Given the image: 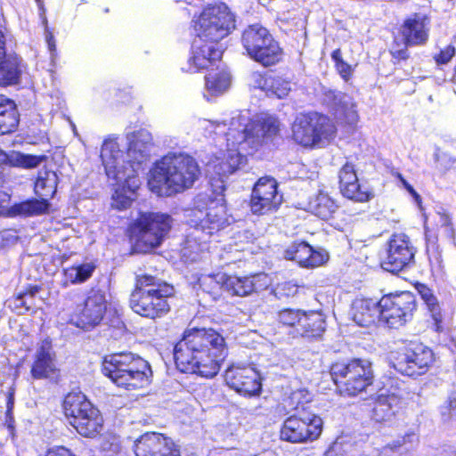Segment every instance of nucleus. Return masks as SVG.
Returning <instances> with one entry per match:
<instances>
[{
	"mask_svg": "<svg viewBox=\"0 0 456 456\" xmlns=\"http://www.w3.org/2000/svg\"><path fill=\"white\" fill-rule=\"evenodd\" d=\"M227 354L224 337L214 328H187L175 344L173 355L180 372L211 379L221 370Z\"/></svg>",
	"mask_w": 456,
	"mask_h": 456,
	"instance_id": "obj_1",
	"label": "nucleus"
},
{
	"mask_svg": "<svg viewBox=\"0 0 456 456\" xmlns=\"http://www.w3.org/2000/svg\"><path fill=\"white\" fill-rule=\"evenodd\" d=\"M174 296L175 289L172 284L155 275L141 273L134 277L128 303L134 314L156 321L169 314V299Z\"/></svg>",
	"mask_w": 456,
	"mask_h": 456,
	"instance_id": "obj_2",
	"label": "nucleus"
},
{
	"mask_svg": "<svg viewBox=\"0 0 456 456\" xmlns=\"http://www.w3.org/2000/svg\"><path fill=\"white\" fill-rule=\"evenodd\" d=\"M200 175L196 159L188 154L165 156L158 161L151 172L149 184L152 191L167 195L176 194L192 187Z\"/></svg>",
	"mask_w": 456,
	"mask_h": 456,
	"instance_id": "obj_3",
	"label": "nucleus"
},
{
	"mask_svg": "<svg viewBox=\"0 0 456 456\" xmlns=\"http://www.w3.org/2000/svg\"><path fill=\"white\" fill-rule=\"evenodd\" d=\"M102 372L117 387L127 391L147 387L153 376L149 362L131 352L106 355L102 362Z\"/></svg>",
	"mask_w": 456,
	"mask_h": 456,
	"instance_id": "obj_4",
	"label": "nucleus"
},
{
	"mask_svg": "<svg viewBox=\"0 0 456 456\" xmlns=\"http://www.w3.org/2000/svg\"><path fill=\"white\" fill-rule=\"evenodd\" d=\"M290 130L294 143L308 150L324 148L338 136L336 121L329 115L314 110L297 114Z\"/></svg>",
	"mask_w": 456,
	"mask_h": 456,
	"instance_id": "obj_5",
	"label": "nucleus"
},
{
	"mask_svg": "<svg viewBox=\"0 0 456 456\" xmlns=\"http://www.w3.org/2000/svg\"><path fill=\"white\" fill-rule=\"evenodd\" d=\"M62 413L69 426L85 438H95L104 428L101 411L81 391H69L61 402Z\"/></svg>",
	"mask_w": 456,
	"mask_h": 456,
	"instance_id": "obj_6",
	"label": "nucleus"
},
{
	"mask_svg": "<svg viewBox=\"0 0 456 456\" xmlns=\"http://www.w3.org/2000/svg\"><path fill=\"white\" fill-rule=\"evenodd\" d=\"M203 211H194L198 217L193 221L194 231L186 237L184 241V256L196 260L200 253L206 248L209 238L224 229L228 224L226 208L223 203L211 200L207 207L204 216Z\"/></svg>",
	"mask_w": 456,
	"mask_h": 456,
	"instance_id": "obj_7",
	"label": "nucleus"
},
{
	"mask_svg": "<svg viewBox=\"0 0 456 456\" xmlns=\"http://www.w3.org/2000/svg\"><path fill=\"white\" fill-rule=\"evenodd\" d=\"M173 219L159 212H140L127 227V235L140 250L147 252L158 248L169 232Z\"/></svg>",
	"mask_w": 456,
	"mask_h": 456,
	"instance_id": "obj_8",
	"label": "nucleus"
},
{
	"mask_svg": "<svg viewBox=\"0 0 456 456\" xmlns=\"http://www.w3.org/2000/svg\"><path fill=\"white\" fill-rule=\"evenodd\" d=\"M323 431V420L310 405L297 403L280 429V438L291 444L313 443Z\"/></svg>",
	"mask_w": 456,
	"mask_h": 456,
	"instance_id": "obj_9",
	"label": "nucleus"
},
{
	"mask_svg": "<svg viewBox=\"0 0 456 456\" xmlns=\"http://www.w3.org/2000/svg\"><path fill=\"white\" fill-rule=\"evenodd\" d=\"M193 28L195 38L222 45L221 41L234 29L235 18L225 4L208 5L195 20Z\"/></svg>",
	"mask_w": 456,
	"mask_h": 456,
	"instance_id": "obj_10",
	"label": "nucleus"
},
{
	"mask_svg": "<svg viewBox=\"0 0 456 456\" xmlns=\"http://www.w3.org/2000/svg\"><path fill=\"white\" fill-rule=\"evenodd\" d=\"M434 350L420 341H410L395 352L393 368L401 375L418 379L435 365Z\"/></svg>",
	"mask_w": 456,
	"mask_h": 456,
	"instance_id": "obj_11",
	"label": "nucleus"
},
{
	"mask_svg": "<svg viewBox=\"0 0 456 456\" xmlns=\"http://www.w3.org/2000/svg\"><path fill=\"white\" fill-rule=\"evenodd\" d=\"M380 322L389 328L398 329L412 321L418 311L416 296L410 291L389 293L379 299Z\"/></svg>",
	"mask_w": 456,
	"mask_h": 456,
	"instance_id": "obj_12",
	"label": "nucleus"
},
{
	"mask_svg": "<svg viewBox=\"0 0 456 456\" xmlns=\"http://www.w3.org/2000/svg\"><path fill=\"white\" fill-rule=\"evenodd\" d=\"M107 305L105 293L99 289H91L72 313L70 322L84 330H91L102 322Z\"/></svg>",
	"mask_w": 456,
	"mask_h": 456,
	"instance_id": "obj_13",
	"label": "nucleus"
},
{
	"mask_svg": "<svg viewBox=\"0 0 456 456\" xmlns=\"http://www.w3.org/2000/svg\"><path fill=\"white\" fill-rule=\"evenodd\" d=\"M278 182L273 176L265 175L257 179L249 196V208L256 216L275 213L281 208L283 197L278 191Z\"/></svg>",
	"mask_w": 456,
	"mask_h": 456,
	"instance_id": "obj_14",
	"label": "nucleus"
},
{
	"mask_svg": "<svg viewBox=\"0 0 456 456\" xmlns=\"http://www.w3.org/2000/svg\"><path fill=\"white\" fill-rule=\"evenodd\" d=\"M416 248L410 237L403 232L393 233L387 240L382 266L387 272L398 273L415 263Z\"/></svg>",
	"mask_w": 456,
	"mask_h": 456,
	"instance_id": "obj_15",
	"label": "nucleus"
},
{
	"mask_svg": "<svg viewBox=\"0 0 456 456\" xmlns=\"http://www.w3.org/2000/svg\"><path fill=\"white\" fill-rule=\"evenodd\" d=\"M384 392H380L374 399L372 419L377 422L392 419L399 411L406 407V400L400 383L394 378H388L384 385Z\"/></svg>",
	"mask_w": 456,
	"mask_h": 456,
	"instance_id": "obj_16",
	"label": "nucleus"
},
{
	"mask_svg": "<svg viewBox=\"0 0 456 456\" xmlns=\"http://www.w3.org/2000/svg\"><path fill=\"white\" fill-rule=\"evenodd\" d=\"M226 385L245 397H253L262 393L260 372L249 364H232L224 374Z\"/></svg>",
	"mask_w": 456,
	"mask_h": 456,
	"instance_id": "obj_17",
	"label": "nucleus"
},
{
	"mask_svg": "<svg viewBox=\"0 0 456 456\" xmlns=\"http://www.w3.org/2000/svg\"><path fill=\"white\" fill-rule=\"evenodd\" d=\"M338 179L339 191L345 199L363 204L375 197L372 188L360 182L356 167L351 161H346L341 166L338 172Z\"/></svg>",
	"mask_w": 456,
	"mask_h": 456,
	"instance_id": "obj_18",
	"label": "nucleus"
},
{
	"mask_svg": "<svg viewBox=\"0 0 456 456\" xmlns=\"http://www.w3.org/2000/svg\"><path fill=\"white\" fill-rule=\"evenodd\" d=\"M135 456H180V450L168 436L158 432H146L134 444Z\"/></svg>",
	"mask_w": 456,
	"mask_h": 456,
	"instance_id": "obj_19",
	"label": "nucleus"
},
{
	"mask_svg": "<svg viewBox=\"0 0 456 456\" xmlns=\"http://www.w3.org/2000/svg\"><path fill=\"white\" fill-rule=\"evenodd\" d=\"M224 285L229 296L245 297L265 290L269 286V278L264 273L246 275L225 273Z\"/></svg>",
	"mask_w": 456,
	"mask_h": 456,
	"instance_id": "obj_20",
	"label": "nucleus"
},
{
	"mask_svg": "<svg viewBox=\"0 0 456 456\" xmlns=\"http://www.w3.org/2000/svg\"><path fill=\"white\" fill-rule=\"evenodd\" d=\"M223 54L224 48L222 45H214L194 38L188 64L194 72L208 71L221 63Z\"/></svg>",
	"mask_w": 456,
	"mask_h": 456,
	"instance_id": "obj_21",
	"label": "nucleus"
},
{
	"mask_svg": "<svg viewBox=\"0 0 456 456\" xmlns=\"http://www.w3.org/2000/svg\"><path fill=\"white\" fill-rule=\"evenodd\" d=\"M30 375L36 380L60 379L61 370L56 365V354L51 338H45L40 342L33 356Z\"/></svg>",
	"mask_w": 456,
	"mask_h": 456,
	"instance_id": "obj_22",
	"label": "nucleus"
},
{
	"mask_svg": "<svg viewBox=\"0 0 456 456\" xmlns=\"http://www.w3.org/2000/svg\"><path fill=\"white\" fill-rule=\"evenodd\" d=\"M431 18L425 12H413L407 16L399 28L403 45L422 46L429 38Z\"/></svg>",
	"mask_w": 456,
	"mask_h": 456,
	"instance_id": "obj_23",
	"label": "nucleus"
},
{
	"mask_svg": "<svg viewBox=\"0 0 456 456\" xmlns=\"http://www.w3.org/2000/svg\"><path fill=\"white\" fill-rule=\"evenodd\" d=\"M284 257L294 261L298 266L314 269L322 266L330 260L329 253L324 249H315L305 240H295L284 250Z\"/></svg>",
	"mask_w": 456,
	"mask_h": 456,
	"instance_id": "obj_24",
	"label": "nucleus"
},
{
	"mask_svg": "<svg viewBox=\"0 0 456 456\" xmlns=\"http://www.w3.org/2000/svg\"><path fill=\"white\" fill-rule=\"evenodd\" d=\"M100 157L104 167L105 174L117 183L126 181L129 175L124 166L123 153L119 150L116 139L107 138L103 141Z\"/></svg>",
	"mask_w": 456,
	"mask_h": 456,
	"instance_id": "obj_25",
	"label": "nucleus"
},
{
	"mask_svg": "<svg viewBox=\"0 0 456 456\" xmlns=\"http://www.w3.org/2000/svg\"><path fill=\"white\" fill-rule=\"evenodd\" d=\"M248 162L247 156L236 149H228L216 157L209 164L213 173L222 182L220 188L224 189V178L234 174Z\"/></svg>",
	"mask_w": 456,
	"mask_h": 456,
	"instance_id": "obj_26",
	"label": "nucleus"
},
{
	"mask_svg": "<svg viewBox=\"0 0 456 456\" xmlns=\"http://www.w3.org/2000/svg\"><path fill=\"white\" fill-rule=\"evenodd\" d=\"M297 338L318 339L322 337L327 327V316L322 309H302Z\"/></svg>",
	"mask_w": 456,
	"mask_h": 456,
	"instance_id": "obj_27",
	"label": "nucleus"
},
{
	"mask_svg": "<svg viewBox=\"0 0 456 456\" xmlns=\"http://www.w3.org/2000/svg\"><path fill=\"white\" fill-rule=\"evenodd\" d=\"M374 380L372 365L367 361L351 379H346V382L341 385L338 393L346 397H356L362 393H366L368 388L374 384Z\"/></svg>",
	"mask_w": 456,
	"mask_h": 456,
	"instance_id": "obj_28",
	"label": "nucleus"
},
{
	"mask_svg": "<svg viewBox=\"0 0 456 456\" xmlns=\"http://www.w3.org/2000/svg\"><path fill=\"white\" fill-rule=\"evenodd\" d=\"M366 362L367 360L365 359L356 357L338 359L332 362L329 366V373L337 390L341 387L342 384L346 382V379H351Z\"/></svg>",
	"mask_w": 456,
	"mask_h": 456,
	"instance_id": "obj_29",
	"label": "nucleus"
},
{
	"mask_svg": "<svg viewBox=\"0 0 456 456\" xmlns=\"http://www.w3.org/2000/svg\"><path fill=\"white\" fill-rule=\"evenodd\" d=\"M353 320L358 326L369 327L380 321L379 300L361 298L355 300L352 307Z\"/></svg>",
	"mask_w": 456,
	"mask_h": 456,
	"instance_id": "obj_30",
	"label": "nucleus"
},
{
	"mask_svg": "<svg viewBox=\"0 0 456 456\" xmlns=\"http://www.w3.org/2000/svg\"><path fill=\"white\" fill-rule=\"evenodd\" d=\"M284 50L280 43L270 36L249 58L265 68L275 66L282 61Z\"/></svg>",
	"mask_w": 456,
	"mask_h": 456,
	"instance_id": "obj_31",
	"label": "nucleus"
},
{
	"mask_svg": "<svg viewBox=\"0 0 456 456\" xmlns=\"http://www.w3.org/2000/svg\"><path fill=\"white\" fill-rule=\"evenodd\" d=\"M41 290L40 284H27L22 290L9 299V307L18 315L28 314L36 308L37 295Z\"/></svg>",
	"mask_w": 456,
	"mask_h": 456,
	"instance_id": "obj_32",
	"label": "nucleus"
},
{
	"mask_svg": "<svg viewBox=\"0 0 456 456\" xmlns=\"http://www.w3.org/2000/svg\"><path fill=\"white\" fill-rule=\"evenodd\" d=\"M256 87L279 99L286 97L290 92V81L269 72L257 73L255 77Z\"/></svg>",
	"mask_w": 456,
	"mask_h": 456,
	"instance_id": "obj_33",
	"label": "nucleus"
},
{
	"mask_svg": "<svg viewBox=\"0 0 456 456\" xmlns=\"http://www.w3.org/2000/svg\"><path fill=\"white\" fill-rule=\"evenodd\" d=\"M205 88L212 96H218L227 91L231 86L232 77L228 69L217 65L205 75Z\"/></svg>",
	"mask_w": 456,
	"mask_h": 456,
	"instance_id": "obj_34",
	"label": "nucleus"
},
{
	"mask_svg": "<svg viewBox=\"0 0 456 456\" xmlns=\"http://www.w3.org/2000/svg\"><path fill=\"white\" fill-rule=\"evenodd\" d=\"M20 114L13 101L0 94V135H8L18 130Z\"/></svg>",
	"mask_w": 456,
	"mask_h": 456,
	"instance_id": "obj_35",
	"label": "nucleus"
},
{
	"mask_svg": "<svg viewBox=\"0 0 456 456\" xmlns=\"http://www.w3.org/2000/svg\"><path fill=\"white\" fill-rule=\"evenodd\" d=\"M413 287L426 305L428 311L430 313V315L434 321V330L437 332L442 331L444 319L443 314L439 302L432 289L429 288L427 284L419 281H416L413 284Z\"/></svg>",
	"mask_w": 456,
	"mask_h": 456,
	"instance_id": "obj_36",
	"label": "nucleus"
},
{
	"mask_svg": "<svg viewBox=\"0 0 456 456\" xmlns=\"http://www.w3.org/2000/svg\"><path fill=\"white\" fill-rule=\"evenodd\" d=\"M272 36L270 31L260 24L248 26L241 34V44L248 57Z\"/></svg>",
	"mask_w": 456,
	"mask_h": 456,
	"instance_id": "obj_37",
	"label": "nucleus"
},
{
	"mask_svg": "<svg viewBox=\"0 0 456 456\" xmlns=\"http://www.w3.org/2000/svg\"><path fill=\"white\" fill-rule=\"evenodd\" d=\"M224 277L225 273L201 275L198 279L200 289L214 301L224 299V294L226 293Z\"/></svg>",
	"mask_w": 456,
	"mask_h": 456,
	"instance_id": "obj_38",
	"label": "nucleus"
},
{
	"mask_svg": "<svg viewBox=\"0 0 456 456\" xmlns=\"http://www.w3.org/2000/svg\"><path fill=\"white\" fill-rule=\"evenodd\" d=\"M301 313V308L283 307L276 312L274 324L277 328L285 330L288 335L297 338Z\"/></svg>",
	"mask_w": 456,
	"mask_h": 456,
	"instance_id": "obj_39",
	"label": "nucleus"
},
{
	"mask_svg": "<svg viewBox=\"0 0 456 456\" xmlns=\"http://www.w3.org/2000/svg\"><path fill=\"white\" fill-rule=\"evenodd\" d=\"M256 126L261 135L257 142L258 146L273 143L275 140L281 138V123L275 116L266 115L258 119Z\"/></svg>",
	"mask_w": 456,
	"mask_h": 456,
	"instance_id": "obj_40",
	"label": "nucleus"
},
{
	"mask_svg": "<svg viewBox=\"0 0 456 456\" xmlns=\"http://www.w3.org/2000/svg\"><path fill=\"white\" fill-rule=\"evenodd\" d=\"M58 175L54 171L45 170L38 174L34 184V192L38 198L53 199L57 191Z\"/></svg>",
	"mask_w": 456,
	"mask_h": 456,
	"instance_id": "obj_41",
	"label": "nucleus"
},
{
	"mask_svg": "<svg viewBox=\"0 0 456 456\" xmlns=\"http://www.w3.org/2000/svg\"><path fill=\"white\" fill-rule=\"evenodd\" d=\"M311 212L322 220L332 218L338 208L336 200L327 193H318L309 203Z\"/></svg>",
	"mask_w": 456,
	"mask_h": 456,
	"instance_id": "obj_42",
	"label": "nucleus"
},
{
	"mask_svg": "<svg viewBox=\"0 0 456 456\" xmlns=\"http://www.w3.org/2000/svg\"><path fill=\"white\" fill-rule=\"evenodd\" d=\"M20 61L15 57L0 60V86L17 85L20 79Z\"/></svg>",
	"mask_w": 456,
	"mask_h": 456,
	"instance_id": "obj_43",
	"label": "nucleus"
},
{
	"mask_svg": "<svg viewBox=\"0 0 456 456\" xmlns=\"http://www.w3.org/2000/svg\"><path fill=\"white\" fill-rule=\"evenodd\" d=\"M46 159V155H32L12 151L11 153H4L3 164L13 167L35 168Z\"/></svg>",
	"mask_w": 456,
	"mask_h": 456,
	"instance_id": "obj_44",
	"label": "nucleus"
},
{
	"mask_svg": "<svg viewBox=\"0 0 456 456\" xmlns=\"http://www.w3.org/2000/svg\"><path fill=\"white\" fill-rule=\"evenodd\" d=\"M50 203L45 198H30L14 206L15 211L23 216H35L47 214Z\"/></svg>",
	"mask_w": 456,
	"mask_h": 456,
	"instance_id": "obj_45",
	"label": "nucleus"
},
{
	"mask_svg": "<svg viewBox=\"0 0 456 456\" xmlns=\"http://www.w3.org/2000/svg\"><path fill=\"white\" fill-rule=\"evenodd\" d=\"M303 284H298L295 281H284L276 283L271 289V294L280 301H289L297 297L301 289H304Z\"/></svg>",
	"mask_w": 456,
	"mask_h": 456,
	"instance_id": "obj_46",
	"label": "nucleus"
},
{
	"mask_svg": "<svg viewBox=\"0 0 456 456\" xmlns=\"http://www.w3.org/2000/svg\"><path fill=\"white\" fill-rule=\"evenodd\" d=\"M95 269L93 263L80 264L64 269V275L70 283H82L87 281Z\"/></svg>",
	"mask_w": 456,
	"mask_h": 456,
	"instance_id": "obj_47",
	"label": "nucleus"
},
{
	"mask_svg": "<svg viewBox=\"0 0 456 456\" xmlns=\"http://www.w3.org/2000/svg\"><path fill=\"white\" fill-rule=\"evenodd\" d=\"M334 114L345 125L352 126L358 121L356 105L353 102L339 101L334 108Z\"/></svg>",
	"mask_w": 456,
	"mask_h": 456,
	"instance_id": "obj_48",
	"label": "nucleus"
},
{
	"mask_svg": "<svg viewBox=\"0 0 456 456\" xmlns=\"http://www.w3.org/2000/svg\"><path fill=\"white\" fill-rule=\"evenodd\" d=\"M330 56L336 71L345 82H348L353 77L354 69L343 59L341 49L333 50Z\"/></svg>",
	"mask_w": 456,
	"mask_h": 456,
	"instance_id": "obj_49",
	"label": "nucleus"
},
{
	"mask_svg": "<svg viewBox=\"0 0 456 456\" xmlns=\"http://www.w3.org/2000/svg\"><path fill=\"white\" fill-rule=\"evenodd\" d=\"M142 145L139 144L137 142H131L128 144L126 150L128 159L126 162L132 168H134L136 166L142 164L148 159L149 155L144 149H142Z\"/></svg>",
	"mask_w": 456,
	"mask_h": 456,
	"instance_id": "obj_50",
	"label": "nucleus"
},
{
	"mask_svg": "<svg viewBox=\"0 0 456 456\" xmlns=\"http://www.w3.org/2000/svg\"><path fill=\"white\" fill-rule=\"evenodd\" d=\"M126 191L127 190L125 185H118L114 190L111 197L113 208L124 210L131 206L133 200L126 194Z\"/></svg>",
	"mask_w": 456,
	"mask_h": 456,
	"instance_id": "obj_51",
	"label": "nucleus"
},
{
	"mask_svg": "<svg viewBox=\"0 0 456 456\" xmlns=\"http://www.w3.org/2000/svg\"><path fill=\"white\" fill-rule=\"evenodd\" d=\"M455 53V46L450 44L442 48L437 53L434 55V61L437 65L447 64L454 57Z\"/></svg>",
	"mask_w": 456,
	"mask_h": 456,
	"instance_id": "obj_52",
	"label": "nucleus"
},
{
	"mask_svg": "<svg viewBox=\"0 0 456 456\" xmlns=\"http://www.w3.org/2000/svg\"><path fill=\"white\" fill-rule=\"evenodd\" d=\"M427 254L431 266L441 268L443 265L442 251L436 244L427 247Z\"/></svg>",
	"mask_w": 456,
	"mask_h": 456,
	"instance_id": "obj_53",
	"label": "nucleus"
},
{
	"mask_svg": "<svg viewBox=\"0 0 456 456\" xmlns=\"http://www.w3.org/2000/svg\"><path fill=\"white\" fill-rule=\"evenodd\" d=\"M408 47L405 45L402 48H395L394 46L389 50V53L392 58V63L394 65H399L402 62H405L410 59V53Z\"/></svg>",
	"mask_w": 456,
	"mask_h": 456,
	"instance_id": "obj_54",
	"label": "nucleus"
},
{
	"mask_svg": "<svg viewBox=\"0 0 456 456\" xmlns=\"http://www.w3.org/2000/svg\"><path fill=\"white\" fill-rule=\"evenodd\" d=\"M44 456H77L71 449L64 445H53L45 451Z\"/></svg>",
	"mask_w": 456,
	"mask_h": 456,
	"instance_id": "obj_55",
	"label": "nucleus"
},
{
	"mask_svg": "<svg viewBox=\"0 0 456 456\" xmlns=\"http://www.w3.org/2000/svg\"><path fill=\"white\" fill-rule=\"evenodd\" d=\"M395 177L400 181L403 188L414 198L416 201H421L420 195L417 192L413 186L407 182V180L403 177V175L401 173H395Z\"/></svg>",
	"mask_w": 456,
	"mask_h": 456,
	"instance_id": "obj_56",
	"label": "nucleus"
},
{
	"mask_svg": "<svg viewBox=\"0 0 456 456\" xmlns=\"http://www.w3.org/2000/svg\"><path fill=\"white\" fill-rule=\"evenodd\" d=\"M411 434L408 433L404 436L399 437L396 440L391 441L386 444L385 449H387L391 452H395L402 448L411 438Z\"/></svg>",
	"mask_w": 456,
	"mask_h": 456,
	"instance_id": "obj_57",
	"label": "nucleus"
},
{
	"mask_svg": "<svg viewBox=\"0 0 456 456\" xmlns=\"http://www.w3.org/2000/svg\"><path fill=\"white\" fill-rule=\"evenodd\" d=\"M4 426L6 427L9 435L13 439L16 436L15 431V419L12 411H5Z\"/></svg>",
	"mask_w": 456,
	"mask_h": 456,
	"instance_id": "obj_58",
	"label": "nucleus"
},
{
	"mask_svg": "<svg viewBox=\"0 0 456 456\" xmlns=\"http://www.w3.org/2000/svg\"><path fill=\"white\" fill-rule=\"evenodd\" d=\"M14 407V390L11 389L6 395V410L5 411H12Z\"/></svg>",
	"mask_w": 456,
	"mask_h": 456,
	"instance_id": "obj_59",
	"label": "nucleus"
},
{
	"mask_svg": "<svg viewBox=\"0 0 456 456\" xmlns=\"http://www.w3.org/2000/svg\"><path fill=\"white\" fill-rule=\"evenodd\" d=\"M46 42L48 45V49L51 53L56 52V44L55 39L52 32H48L46 35Z\"/></svg>",
	"mask_w": 456,
	"mask_h": 456,
	"instance_id": "obj_60",
	"label": "nucleus"
},
{
	"mask_svg": "<svg viewBox=\"0 0 456 456\" xmlns=\"http://www.w3.org/2000/svg\"><path fill=\"white\" fill-rule=\"evenodd\" d=\"M5 37L4 32L0 29V60L5 57Z\"/></svg>",
	"mask_w": 456,
	"mask_h": 456,
	"instance_id": "obj_61",
	"label": "nucleus"
},
{
	"mask_svg": "<svg viewBox=\"0 0 456 456\" xmlns=\"http://www.w3.org/2000/svg\"><path fill=\"white\" fill-rule=\"evenodd\" d=\"M4 151L0 149V164H3V159L4 156Z\"/></svg>",
	"mask_w": 456,
	"mask_h": 456,
	"instance_id": "obj_62",
	"label": "nucleus"
},
{
	"mask_svg": "<svg viewBox=\"0 0 456 456\" xmlns=\"http://www.w3.org/2000/svg\"><path fill=\"white\" fill-rule=\"evenodd\" d=\"M4 183V176H3V175H0V188H2V187H3Z\"/></svg>",
	"mask_w": 456,
	"mask_h": 456,
	"instance_id": "obj_63",
	"label": "nucleus"
},
{
	"mask_svg": "<svg viewBox=\"0 0 456 456\" xmlns=\"http://www.w3.org/2000/svg\"><path fill=\"white\" fill-rule=\"evenodd\" d=\"M249 138H250L249 133H247V134H246V141H248Z\"/></svg>",
	"mask_w": 456,
	"mask_h": 456,
	"instance_id": "obj_64",
	"label": "nucleus"
}]
</instances>
